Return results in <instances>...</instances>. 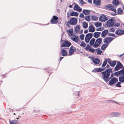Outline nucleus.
<instances>
[{"label":"nucleus","instance_id":"1","mask_svg":"<svg viewBox=\"0 0 124 124\" xmlns=\"http://www.w3.org/2000/svg\"><path fill=\"white\" fill-rule=\"evenodd\" d=\"M112 69L109 68L101 73V78L105 82H108L110 80L109 76L110 73L112 72Z\"/></svg>","mask_w":124,"mask_h":124},{"label":"nucleus","instance_id":"2","mask_svg":"<svg viewBox=\"0 0 124 124\" xmlns=\"http://www.w3.org/2000/svg\"><path fill=\"white\" fill-rule=\"evenodd\" d=\"M77 19L75 17H72L69 21L67 22L66 25L68 27H70V25H76L77 23Z\"/></svg>","mask_w":124,"mask_h":124},{"label":"nucleus","instance_id":"3","mask_svg":"<svg viewBox=\"0 0 124 124\" xmlns=\"http://www.w3.org/2000/svg\"><path fill=\"white\" fill-rule=\"evenodd\" d=\"M115 22V20L114 18H111L107 21L106 25L108 27L114 26V24Z\"/></svg>","mask_w":124,"mask_h":124},{"label":"nucleus","instance_id":"4","mask_svg":"<svg viewBox=\"0 0 124 124\" xmlns=\"http://www.w3.org/2000/svg\"><path fill=\"white\" fill-rule=\"evenodd\" d=\"M102 39L101 38L97 39L96 40L93 45V47L96 48L98 47L102 42Z\"/></svg>","mask_w":124,"mask_h":124},{"label":"nucleus","instance_id":"5","mask_svg":"<svg viewBox=\"0 0 124 124\" xmlns=\"http://www.w3.org/2000/svg\"><path fill=\"white\" fill-rule=\"evenodd\" d=\"M122 68H124L123 65L120 62L118 61L117 64L115 68L114 71L118 70Z\"/></svg>","mask_w":124,"mask_h":124},{"label":"nucleus","instance_id":"6","mask_svg":"<svg viewBox=\"0 0 124 124\" xmlns=\"http://www.w3.org/2000/svg\"><path fill=\"white\" fill-rule=\"evenodd\" d=\"M118 81V79L116 77H113L111 78L109 82V84L111 85L116 83Z\"/></svg>","mask_w":124,"mask_h":124},{"label":"nucleus","instance_id":"7","mask_svg":"<svg viewBox=\"0 0 124 124\" xmlns=\"http://www.w3.org/2000/svg\"><path fill=\"white\" fill-rule=\"evenodd\" d=\"M58 18L55 16H54L51 18V22L52 24H56L58 22Z\"/></svg>","mask_w":124,"mask_h":124},{"label":"nucleus","instance_id":"8","mask_svg":"<svg viewBox=\"0 0 124 124\" xmlns=\"http://www.w3.org/2000/svg\"><path fill=\"white\" fill-rule=\"evenodd\" d=\"M71 45V43L68 41H65L63 42V44L62 45L61 47H62L65 46L69 47Z\"/></svg>","mask_w":124,"mask_h":124},{"label":"nucleus","instance_id":"9","mask_svg":"<svg viewBox=\"0 0 124 124\" xmlns=\"http://www.w3.org/2000/svg\"><path fill=\"white\" fill-rule=\"evenodd\" d=\"M108 18L104 15H101L99 18V20L102 22H105L108 20Z\"/></svg>","mask_w":124,"mask_h":124},{"label":"nucleus","instance_id":"10","mask_svg":"<svg viewBox=\"0 0 124 124\" xmlns=\"http://www.w3.org/2000/svg\"><path fill=\"white\" fill-rule=\"evenodd\" d=\"M76 51V48L74 47L73 46H71L69 49V54L70 55L72 54Z\"/></svg>","mask_w":124,"mask_h":124},{"label":"nucleus","instance_id":"11","mask_svg":"<svg viewBox=\"0 0 124 124\" xmlns=\"http://www.w3.org/2000/svg\"><path fill=\"white\" fill-rule=\"evenodd\" d=\"M113 39V38H111L110 37H106L103 39V41L104 43H108L109 42H110Z\"/></svg>","mask_w":124,"mask_h":124},{"label":"nucleus","instance_id":"12","mask_svg":"<svg viewBox=\"0 0 124 124\" xmlns=\"http://www.w3.org/2000/svg\"><path fill=\"white\" fill-rule=\"evenodd\" d=\"M71 39L75 42L77 43L78 44H79V43H78V42H79V39L78 36H75L74 38H71Z\"/></svg>","mask_w":124,"mask_h":124},{"label":"nucleus","instance_id":"13","mask_svg":"<svg viewBox=\"0 0 124 124\" xmlns=\"http://www.w3.org/2000/svg\"><path fill=\"white\" fill-rule=\"evenodd\" d=\"M74 9L79 12H81L82 10L81 8L77 4H76L74 6Z\"/></svg>","mask_w":124,"mask_h":124},{"label":"nucleus","instance_id":"14","mask_svg":"<svg viewBox=\"0 0 124 124\" xmlns=\"http://www.w3.org/2000/svg\"><path fill=\"white\" fill-rule=\"evenodd\" d=\"M124 33V31L121 30H119L115 32V33L118 35H122Z\"/></svg>","mask_w":124,"mask_h":124},{"label":"nucleus","instance_id":"15","mask_svg":"<svg viewBox=\"0 0 124 124\" xmlns=\"http://www.w3.org/2000/svg\"><path fill=\"white\" fill-rule=\"evenodd\" d=\"M108 31L107 30L103 31L101 33V37L102 38L105 37L107 34Z\"/></svg>","mask_w":124,"mask_h":124},{"label":"nucleus","instance_id":"16","mask_svg":"<svg viewBox=\"0 0 124 124\" xmlns=\"http://www.w3.org/2000/svg\"><path fill=\"white\" fill-rule=\"evenodd\" d=\"M108 62L110 66L112 67H114L116 63V61H109Z\"/></svg>","mask_w":124,"mask_h":124},{"label":"nucleus","instance_id":"17","mask_svg":"<svg viewBox=\"0 0 124 124\" xmlns=\"http://www.w3.org/2000/svg\"><path fill=\"white\" fill-rule=\"evenodd\" d=\"M89 31L90 32H93L95 31V28L93 25H90L89 27Z\"/></svg>","mask_w":124,"mask_h":124},{"label":"nucleus","instance_id":"18","mask_svg":"<svg viewBox=\"0 0 124 124\" xmlns=\"http://www.w3.org/2000/svg\"><path fill=\"white\" fill-rule=\"evenodd\" d=\"M101 34V32H96L93 34V37L96 38H97L100 37Z\"/></svg>","mask_w":124,"mask_h":124},{"label":"nucleus","instance_id":"19","mask_svg":"<svg viewBox=\"0 0 124 124\" xmlns=\"http://www.w3.org/2000/svg\"><path fill=\"white\" fill-rule=\"evenodd\" d=\"M78 13L77 12L72 11L70 13V15L71 16H78Z\"/></svg>","mask_w":124,"mask_h":124},{"label":"nucleus","instance_id":"20","mask_svg":"<svg viewBox=\"0 0 124 124\" xmlns=\"http://www.w3.org/2000/svg\"><path fill=\"white\" fill-rule=\"evenodd\" d=\"M93 62L95 64H98L100 62V60L98 58L92 59Z\"/></svg>","mask_w":124,"mask_h":124},{"label":"nucleus","instance_id":"21","mask_svg":"<svg viewBox=\"0 0 124 124\" xmlns=\"http://www.w3.org/2000/svg\"><path fill=\"white\" fill-rule=\"evenodd\" d=\"M95 39L94 38H93L89 42V44L91 46H93V45L95 42Z\"/></svg>","mask_w":124,"mask_h":124},{"label":"nucleus","instance_id":"22","mask_svg":"<svg viewBox=\"0 0 124 124\" xmlns=\"http://www.w3.org/2000/svg\"><path fill=\"white\" fill-rule=\"evenodd\" d=\"M105 8H109L112 10V9L114 8V6H112L111 4H108L105 6Z\"/></svg>","mask_w":124,"mask_h":124},{"label":"nucleus","instance_id":"23","mask_svg":"<svg viewBox=\"0 0 124 124\" xmlns=\"http://www.w3.org/2000/svg\"><path fill=\"white\" fill-rule=\"evenodd\" d=\"M93 3L97 5H100L101 4V0H93Z\"/></svg>","mask_w":124,"mask_h":124},{"label":"nucleus","instance_id":"24","mask_svg":"<svg viewBox=\"0 0 124 124\" xmlns=\"http://www.w3.org/2000/svg\"><path fill=\"white\" fill-rule=\"evenodd\" d=\"M112 117H118L120 116V114L118 113H111Z\"/></svg>","mask_w":124,"mask_h":124},{"label":"nucleus","instance_id":"25","mask_svg":"<svg viewBox=\"0 0 124 124\" xmlns=\"http://www.w3.org/2000/svg\"><path fill=\"white\" fill-rule=\"evenodd\" d=\"M108 45V43L104 44L101 46V49L102 50H105Z\"/></svg>","mask_w":124,"mask_h":124},{"label":"nucleus","instance_id":"26","mask_svg":"<svg viewBox=\"0 0 124 124\" xmlns=\"http://www.w3.org/2000/svg\"><path fill=\"white\" fill-rule=\"evenodd\" d=\"M90 11L89 10L83 9V12L85 15H87L90 13Z\"/></svg>","mask_w":124,"mask_h":124},{"label":"nucleus","instance_id":"27","mask_svg":"<svg viewBox=\"0 0 124 124\" xmlns=\"http://www.w3.org/2000/svg\"><path fill=\"white\" fill-rule=\"evenodd\" d=\"M61 53L63 56H65L67 55V51L64 49H62Z\"/></svg>","mask_w":124,"mask_h":124},{"label":"nucleus","instance_id":"28","mask_svg":"<svg viewBox=\"0 0 124 124\" xmlns=\"http://www.w3.org/2000/svg\"><path fill=\"white\" fill-rule=\"evenodd\" d=\"M119 81L121 83H124V75L120 76L119 78Z\"/></svg>","mask_w":124,"mask_h":124},{"label":"nucleus","instance_id":"29","mask_svg":"<svg viewBox=\"0 0 124 124\" xmlns=\"http://www.w3.org/2000/svg\"><path fill=\"white\" fill-rule=\"evenodd\" d=\"M10 124H17V120H14L12 121L9 119Z\"/></svg>","mask_w":124,"mask_h":124},{"label":"nucleus","instance_id":"30","mask_svg":"<svg viewBox=\"0 0 124 124\" xmlns=\"http://www.w3.org/2000/svg\"><path fill=\"white\" fill-rule=\"evenodd\" d=\"M80 26L79 25H78L76 26L75 29V31L76 33H78L79 31L80 30Z\"/></svg>","mask_w":124,"mask_h":124},{"label":"nucleus","instance_id":"31","mask_svg":"<svg viewBox=\"0 0 124 124\" xmlns=\"http://www.w3.org/2000/svg\"><path fill=\"white\" fill-rule=\"evenodd\" d=\"M105 68H99L96 69L94 70V72H100L104 70L105 69Z\"/></svg>","mask_w":124,"mask_h":124},{"label":"nucleus","instance_id":"32","mask_svg":"<svg viewBox=\"0 0 124 124\" xmlns=\"http://www.w3.org/2000/svg\"><path fill=\"white\" fill-rule=\"evenodd\" d=\"M87 35V37L86 38H89L91 39L93 37V33H89L88 34H87L86 35L85 37H86V35Z\"/></svg>","mask_w":124,"mask_h":124},{"label":"nucleus","instance_id":"33","mask_svg":"<svg viewBox=\"0 0 124 124\" xmlns=\"http://www.w3.org/2000/svg\"><path fill=\"white\" fill-rule=\"evenodd\" d=\"M83 27L86 29L87 28L88 26V24L87 23L85 22H84L82 23Z\"/></svg>","mask_w":124,"mask_h":124},{"label":"nucleus","instance_id":"34","mask_svg":"<svg viewBox=\"0 0 124 124\" xmlns=\"http://www.w3.org/2000/svg\"><path fill=\"white\" fill-rule=\"evenodd\" d=\"M118 71L120 76L124 75V68L123 69Z\"/></svg>","mask_w":124,"mask_h":124},{"label":"nucleus","instance_id":"35","mask_svg":"<svg viewBox=\"0 0 124 124\" xmlns=\"http://www.w3.org/2000/svg\"><path fill=\"white\" fill-rule=\"evenodd\" d=\"M119 2L118 1V0H114L113 2V5L115 6L119 4Z\"/></svg>","mask_w":124,"mask_h":124},{"label":"nucleus","instance_id":"36","mask_svg":"<svg viewBox=\"0 0 124 124\" xmlns=\"http://www.w3.org/2000/svg\"><path fill=\"white\" fill-rule=\"evenodd\" d=\"M96 50L97 51V54L99 55H100V54L102 53V51L101 50L100 48H98L96 49Z\"/></svg>","mask_w":124,"mask_h":124},{"label":"nucleus","instance_id":"37","mask_svg":"<svg viewBox=\"0 0 124 124\" xmlns=\"http://www.w3.org/2000/svg\"><path fill=\"white\" fill-rule=\"evenodd\" d=\"M94 25L96 27L100 26L101 25V23L96 22L94 23Z\"/></svg>","mask_w":124,"mask_h":124},{"label":"nucleus","instance_id":"38","mask_svg":"<svg viewBox=\"0 0 124 124\" xmlns=\"http://www.w3.org/2000/svg\"><path fill=\"white\" fill-rule=\"evenodd\" d=\"M98 19V17L95 16H92L91 19L93 21H96Z\"/></svg>","mask_w":124,"mask_h":124},{"label":"nucleus","instance_id":"39","mask_svg":"<svg viewBox=\"0 0 124 124\" xmlns=\"http://www.w3.org/2000/svg\"><path fill=\"white\" fill-rule=\"evenodd\" d=\"M85 19L86 21L88 22L90 21V16H85Z\"/></svg>","mask_w":124,"mask_h":124},{"label":"nucleus","instance_id":"40","mask_svg":"<svg viewBox=\"0 0 124 124\" xmlns=\"http://www.w3.org/2000/svg\"><path fill=\"white\" fill-rule=\"evenodd\" d=\"M67 32L71 35H72L73 32V29H70L69 30L67 31Z\"/></svg>","mask_w":124,"mask_h":124},{"label":"nucleus","instance_id":"41","mask_svg":"<svg viewBox=\"0 0 124 124\" xmlns=\"http://www.w3.org/2000/svg\"><path fill=\"white\" fill-rule=\"evenodd\" d=\"M123 12V11L122 9L120 8H119L117 9V13L118 14H121Z\"/></svg>","mask_w":124,"mask_h":124},{"label":"nucleus","instance_id":"42","mask_svg":"<svg viewBox=\"0 0 124 124\" xmlns=\"http://www.w3.org/2000/svg\"><path fill=\"white\" fill-rule=\"evenodd\" d=\"M81 46H83V47H85L86 45V44L83 41L82 42L81 44L80 45Z\"/></svg>","mask_w":124,"mask_h":124},{"label":"nucleus","instance_id":"43","mask_svg":"<svg viewBox=\"0 0 124 124\" xmlns=\"http://www.w3.org/2000/svg\"><path fill=\"white\" fill-rule=\"evenodd\" d=\"M114 75L115 76L118 77L120 75L119 71L116 72L114 73Z\"/></svg>","mask_w":124,"mask_h":124},{"label":"nucleus","instance_id":"44","mask_svg":"<svg viewBox=\"0 0 124 124\" xmlns=\"http://www.w3.org/2000/svg\"><path fill=\"white\" fill-rule=\"evenodd\" d=\"M87 35H86V37H85V42L87 43H88L89 41H90V39L89 38H86V37H87Z\"/></svg>","mask_w":124,"mask_h":124},{"label":"nucleus","instance_id":"45","mask_svg":"<svg viewBox=\"0 0 124 124\" xmlns=\"http://www.w3.org/2000/svg\"><path fill=\"white\" fill-rule=\"evenodd\" d=\"M84 35L83 34H82L80 35V38L82 40H83L84 39Z\"/></svg>","mask_w":124,"mask_h":124},{"label":"nucleus","instance_id":"46","mask_svg":"<svg viewBox=\"0 0 124 124\" xmlns=\"http://www.w3.org/2000/svg\"><path fill=\"white\" fill-rule=\"evenodd\" d=\"M121 84V82H118L116 84V86L117 87H121V85H120Z\"/></svg>","mask_w":124,"mask_h":124},{"label":"nucleus","instance_id":"47","mask_svg":"<svg viewBox=\"0 0 124 124\" xmlns=\"http://www.w3.org/2000/svg\"><path fill=\"white\" fill-rule=\"evenodd\" d=\"M90 46H89V44L87 45L86 47H85V49L86 50H88L89 49H90Z\"/></svg>","mask_w":124,"mask_h":124},{"label":"nucleus","instance_id":"48","mask_svg":"<svg viewBox=\"0 0 124 124\" xmlns=\"http://www.w3.org/2000/svg\"><path fill=\"white\" fill-rule=\"evenodd\" d=\"M88 50L93 53H94L95 51V50L94 49H92V48H90V49H89Z\"/></svg>","mask_w":124,"mask_h":124},{"label":"nucleus","instance_id":"49","mask_svg":"<svg viewBox=\"0 0 124 124\" xmlns=\"http://www.w3.org/2000/svg\"><path fill=\"white\" fill-rule=\"evenodd\" d=\"M120 23H115L114 24V27H118L120 26Z\"/></svg>","mask_w":124,"mask_h":124},{"label":"nucleus","instance_id":"50","mask_svg":"<svg viewBox=\"0 0 124 124\" xmlns=\"http://www.w3.org/2000/svg\"><path fill=\"white\" fill-rule=\"evenodd\" d=\"M108 35L110 36H112L114 37H116V36L113 33H109L108 34Z\"/></svg>","mask_w":124,"mask_h":124},{"label":"nucleus","instance_id":"51","mask_svg":"<svg viewBox=\"0 0 124 124\" xmlns=\"http://www.w3.org/2000/svg\"><path fill=\"white\" fill-rule=\"evenodd\" d=\"M109 31H110L114 32L115 31V29L113 28H111L110 29Z\"/></svg>","mask_w":124,"mask_h":124},{"label":"nucleus","instance_id":"52","mask_svg":"<svg viewBox=\"0 0 124 124\" xmlns=\"http://www.w3.org/2000/svg\"><path fill=\"white\" fill-rule=\"evenodd\" d=\"M79 17L81 18H83L84 17V15L82 13H81L79 16Z\"/></svg>","mask_w":124,"mask_h":124},{"label":"nucleus","instance_id":"53","mask_svg":"<svg viewBox=\"0 0 124 124\" xmlns=\"http://www.w3.org/2000/svg\"><path fill=\"white\" fill-rule=\"evenodd\" d=\"M108 60L107 59H106L103 62V63L105 64V65H106L107 62Z\"/></svg>","mask_w":124,"mask_h":124},{"label":"nucleus","instance_id":"54","mask_svg":"<svg viewBox=\"0 0 124 124\" xmlns=\"http://www.w3.org/2000/svg\"><path fill=\"white\" fill-rule=\"evenodd\" d=\"M114 76H115L114 75V73H112V74H111L110 75V77H109L110 80L111 78H112V77Z\"/></svg>","mask_w":124,"mask_h":124},{"label":"nucleus","instance_id":"55","mask_svg":"<svg viewBox=\"0 0 124 124\" xmlns=\"http://www.w3.org/2000/svg\"><path fill=\"white\" fill-rule=\"evenodd\" d=\"M80 3L82 5L83 3H84V1L83 0H79Z\"/></svg>","mask_w":124,"mask_h":124},{"label":"nucleus","instance_id":"56","mask_svg":"<svg viewBox=\"0 0 124 124\" xmlns=\"http://www.w3.org/2000/svg\"><path fill=\"white\" fill-rule=\"evenodd\" d=\"M96 30L97 31H102V30L101 28H97L96 29Z\"/></svg>","mask_w":124,"mask_h":124},{"label":"nucleus","instance_id":"57","mask_svg":"<svg viewBox=\"0 0 124 124\" xmlns=\"http://www.w3.org/2000/svg\"><path fill=\"white\" fill-rule=\"evenodd\" d=\"M112 11H113L115 13H116V9L115 8H114L113 9H112Z\"/></svg>","mask_w":124,"mask_h":124},{"label":"nucleus","instance_id":"58","mask_svg":"<svg viewBox=\"0 0 124 124\" xmlns=\"http://www.w3.org/2000/svg\"><path fill=\"white\" fill-rule=\"evenodd\" d=\"M111 14L113 16H115V15H116V13L113 12L111 13Z\"/></svg>","mask_w":124,"mask_h":124},{"label":"nucleus","instance_id":"59","mask_svg":"<svg viewBox=\"0 0 124 124\" xmlns=\"http://www.w3.org/2000/svg\"><path fill=\"white\" fill-rule=\"evenodd\" d=\"M88 2L90 3H91L92 2V0H88Z\"/></svg>","mask_w":124,"mask_h":124},{"label":"nucleus","instance_id":"60","mask_svg":"<svg viewBox=\"0 0 124 124\" xmlns=\"http://www.w3.org/2000/svg\"><path fill=\"white\" fill-rule=\"evenodd\" d=\"M64 41V40H62V39L61 38V41H60L61 43H62L63 44V42H64V41Z\"/></svg>","mask_w":124,"mask_h":124},{"label":"nucleus","instance_id":"61","mask_svg":"<svg viewBox=\"0 0 124 124\" xmlns=\"http://www.w3.org/2000/svg\"><path fill=\"white\" fill-rule=\"evenodd\" d=\"M88 32V31L87 30H86L84 31V33L85 34H86Z\"/></svg>","mask_w":124,"mask_h":124},{"label":"nucleus","instance_id":"62","mask_svg":"<svg viewBox=\"0 0 124 124\" xmlns=\"http://www.w3.org/2000/svg\"><path fill=\"white\" fill-rule=\"evenodd\" d=\"M106 65H105V64L103 63V64L102 65V67H104L106 66Z\"/></svg>","mask_w":124,"mask_h":124},{"label":"nucleus","instance_id":"63","mask_svg":"<svg viewBox=\"0 0 124 124\" xmlns=\"http://www.w3.org/2000/svg\"><path fill=\"white\" fill-rule=\"evenodd\" d=\"M64 58V57H60V61H61L62 59Z\"/></svg>","mask_w":124,"mask_h":124},{"label":"nucleus","instance_id":"64","mask_svg":"<svg viewBox=\"0 0 124 124\" xmlns=\"http://www.w3.org/2000/svg\"><path fill=\"white\" fill-rule=\"evenodd\" d=\"M124 54V53L123 54H121L120 55H119V57H120L121 56L123 55Z\"/></svg>","mask_w":124,"mask_h":124}]
</instances>
